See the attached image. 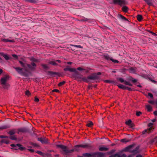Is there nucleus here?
<instances>
[{
    "mask_svg": "<svg viewBox=\"0 0 157 157\" xmlns=\"http://www.w3.org/2000/svg\"><path fill=\"white\" fill-rule=\"evenodd\" d=\"M135 145V144H132L129 145L127 147L125 148L124 149V151H128L129 152L133 153L134 155H136L139 153L138 150L140 148V146H137L135 149L133 150H131V149Z\"/></svg>",
    "mask_w": 157,
    "mask_h": 157,
    "instance_id": "1",
    "label": "nucleus"
},
{
    "mask_svg": "<svg viewBox=\"0 0 157 157\" xmlns=\"http://www.w3.org/2000/svg\"><path fill=\"white\" fill-rule=\"evenodd\" d=\"M104 153L99 152L83 154L84 157H104Z\"/></svg>",
    "mask_w": 157,
    "mask_h": 157,
    "instance_id": "2",
    "label": "nucleus"
},
{
    "mask_svg": "<svg viewBox=\"0 0 157 157\" xmlns=\"http://www.w3.org/2000/svg\"><path fill=\"white\" fill-rule=\"evenodd\" d=\"M30 60L32 62H31L30 64H27V66L29 68L30 70L33 71L36 69V65L34 62H33L36 63L39 62V60L38 59H35L33 57L31 58Z\"/></svg>",
    "mask_w": 157,
    "mask_h": 157,
    "instance_id": "3",
    "label": "nucleus"
},
{
    "mask_svg": "<svg viewBox=\"0 0 157 157\" xmlns=\"http://www.w3.org/2000/svg\"><path fill=\"white\" fill-rule=\"evenodd\" d=\"M9 78V76L6 75L2 78L1 79V84L2 85L3 87L5 89H8L9 87V84L6 82Z\"/></svg>",
    "mask_w": 157,
    "mask_h": 157,
    "instance_id": "4",
    "label": "nucleus"
},
{
    "mask_svg": "<svg viewBox=\"0 0 157 157\" xmlns=\"http://www.w3.org/2000/svg\"><path fill=\"white\" fill-rule=\"evenodd\" d=\"M57 147L61 148L63 151L66 153H71L74 152V149L69 150L68 149L67 146L62 144H59L57 145Z\"/></svg>",
    "mask_w": 157,
    "mask_h": 157,
    "instance_id": "5",
    "label": "nucleus"
},
{
    "mask_svg": "<svg viewBox=\"0 0 157 157\" xmlns=\"http://www.w3.org/2000/svg\"><path fill=\"white\" fill-rule=\"evenodd\" d=\"M99 78V76L96 73H94L91 75H89L87 77L86 79H87L88 82H86L88 83L90 82V80H95L98 79Z\"/></svg>",
    "mask_w": 157,
    "mask_h": 157,
    "instance_id": "6",
    "label": "nucleus"
},
{
    "mask_svg": "<svg viewBox=\"0 0 157 157\" xmlns=\"http://www.w3.org/2000/svg\"><path fill=\"white\" fill-rule=\"evenodd\" d=\"M90 146L89 144H86L84 145L83 144H80V145H75V148H74V150L75 151H78L79 150V149L78 148L79 147H81L82 148H86V147H90Z\"/></svg>",
    "mask_w": 157,
    "mask_h": 157,
    "instance_id": "7",
    "label": "nucleus"
},
{
    "mask_svg": "<svg viewBox=\"0 0 157 157\" xmlns=\"http://www.w3.org/2000/svg\"><path fill=\"white\" fill-rule=\"evenodd\" d=\"M76 80L79 82H81L82 81L85 82H88V80L87 79H86V78L84 77L82 75L80 74L79 73Z\"/></svg>",
    "mask_w": 157,
    "mask_h": 157,
    "instance_id": "8",
    "label": "nucleus"
},
{
    "mask_svg": "<svg viewBox=\"0 0 157 157\" xmlns=\"http://www.w3.org/2000/svg\"><path fill=\"white\" fill-rule=\"evenodd\" d=\"M126 2L125 0H113V3L114 4H118L120 6L126 4Z\"/></svg>",
    "mask_w": 157,
    "mask_h": 157,
    "instance_id": "9",
    "label": "nucleus"
},
{
    "mask_svg": "<svg viewBox=\"0 0 157 157\" xmlns=\"http://www.w3.org/2000/svg\"><path fill=\"white\" fill-rule=\"evenodd\" d=\"M10 146L14 148L13 149L15 150H17V146L19 147L18 149L21 151H23L25 149V147H21V145L19 144H12L10 145Z\"/></svg>",
    "mask_w": 157,
    "mask_h": 157,
    "instance_id": "10",
    "label": "nucleus"
},
{
    "mask_svg": "<svg viewBox=\"0 0 157 157\" xmlns=\"http://www.w3.org/2000/svg\"><path fill=\"white\" fill-rule=\"evenodd\" d=\"M37 140L43 144H46L48 142V139L45 138L39 137L37 138Z\"/></svg>",
    "mask_w": 157,
    "mask_h": 157,
    "instance_id": "11",
    "label": "nucleus"
},
{
    "mask_svg": "<svg viewBox=\"0 0 157 157\" xmlns=\"http://www.w3.org/2000/svg\"><path fill=\"white\" fill-rule=\"evenodd\" d=\"M18 133H19V132H21L23 133L26 132L28 131V129L26 128H23L18 129Z\"/></svg>",
    "mask_w": 157,
    "mask_h": 157,
    "instance_id": "12",
    "label": "nucleus"
},
{
    "mask_svg": "<svg viewBox=\"0 0 157 157\" xmlns=\"http://www.w3.org/2000/svg\"><path fill=\"white\" fill-rule=\"evenodd\" d=\"M0 55L3 56L6 60H8L10 58L7 55L5 54L3 52H0Z\"/></svg>",
    "mask_w": 157,
    "mask_h": 157,
    "instance_id": "13",
    "label": "nucleus"
},
{
    "mask_svg": "<svg viewBox=\"0 0 157 157\" xmlns=\"http://www.w3.org/2000/svg\"><path fill=\"white\" fill-rule=\"evenodd\" d=\"M152 129V127H149L148 129L144 130L142 131V133L143 134H145L147 133L151 132Z\"/></svg>",
    "mask_w": 157,
    "mask_h": 157,
    "instance_id": "14",
    "label": "nucleus"
},
{
    "mask_svg": "<svg viewBox=\"0 0 157 157\" xmlns=\"http://www.w3.org/2000/svg\"><path fill=\"white\" fill-rule=\"evenodd\" d=\"M104 82H105L109 83H113L114 85H116L117 84V82L116 81H114L112 80H104Z\"/></svg>",
    "mask_w": 157,
    "mask_h": 157,
    "instance_id": "15",
    "label": "nucleus"
},
{
    "mask_svg": "<svg viewBox=\"0 0 157 157\" xmlns=\"http://www.w3.org/2000/svg\"><path fill=\"white\" fill-rule=\"evenodd\" d=\"M16 132V130L15 129H13L10 130L8 132V133L10 136H12L14 135L15 134Z\"/></svg>",
    "mask_w": 157,
    "mask_h": 157,
    "instance_id": "16",
    "label": "nucleus"
},
{
    "mask_svg": "<svg viewBox=\"0 0 157 157\" xmlns=\"http://www.w3.org/2000/svg\"><path fill=\"white\" fill-rule=\"evenodd\" d=\"M118 17L121 19V20H122L123 21H129L126 18V17L122 15H121V14H119L118 15Z\"/></svg>",
    "mask_w": 157,
    "mask_h": 157,
    "instance_id": "17",
    "label": "nucleus"
},
{
    "mask_svg": "<svg viewBox=\"0 0 157 157\" xmlns=\"http://www.w3.org/2000/svg\"><path fill=\"white\" fill-rule=\"evenodd\" d=\"M8 137L11 140H17V136L15 135H13L12 136H10Z\"/></svg>",
    "mask_w": 157,
    "mask_h": 157,
    "instance_id": "18",
    "label": "nucleus"
},
{
    "mask_svg": "<svg viewBox=\"0 0 157 157\" xmlns=\"http://www.w3.org/2000/svg\"><path fill=\"white\" fill-rule=\"evenodd\" d=\"M2 41L4 42H14V41L13 40H10L6 39H2Z\"/></svg>",
    "mask_w": 157,
    "mask_h": 157,
    "instance_id": "19",
    "label": "nucleus"
},
{
    "mask_svg": "<svg viewBox=\"0 0 157 157\" xmlns=\"http://www.w3.org/2000/svg\"><path fill=\"white\" fill-rule=\"evenodd\" d=\"M151 144L157 143V137H155L154 139L151 140L150 141Z\"/></svg>",
    "mask_w": 157,
    "mask_h": 157,
    "instance_id": "20",
    "label": "nucleus"
},
{
    "mask_svg": "<svg viewBox=\"0 0 157 157\" xmlns=\"http://www.w3.org/2000/svg\"><path fill=\"white\" fill-rule=\"evenodd\" d=\"M99 149L100 151H107L108 150L109 148L107 147H100Z\"/></svg>",
    "mask_w": 157,
    "mask_h": 157,
    "instance_id": "21",
    "label": "nucleus"
},
{
    "mask_svg": "<svg viewBox=\"0 0 157 157\" xmlns=\"http://www.w3.org/2000/svg\"><path fill=\"white\" fill-rule=\"evenodd\" d=\"M14 68L19 73H21L22 70V68L19 67H14Z\"/></svg>",
    "mask_w": 157,
    "mask_h": 157,
    "instance_id": "22",
    "label": "nucleus"
},
{
    "mask_svg": "<svg viewBox=\"0 0 157 157\" xmlns=\"http://www.w3.org/2000/svg\"><path fill=\"white\" fill-rule=\"evenodd\" d=\"M117 86L120 89H123L124 90H126V86H125L122 84H119L118 85H117Z\"/></svg>",
    "mask_w": 157,
    "mask_h": 157,
    "instance_id": "23",
    "label": "nucleus"
},
{
    "mask_svg": "<svg viewBox=\"0 0 157 157\" xmlns=\"http://www.w3.org/2000/svg\"><path fill=\"white\" fill-rule=\"evenodd\" d=\"M145 1L147 4L149 6H151L152 5V3L151 2L152 0H144Z\"/></svg>",
    "mask_w": 157,
    "mask_h": 157,
    "instance_id": "24",
    "label": "nucleus"
},
{
    "mask_svg": "<svg viewBox=\"0 0 157 157\" xmlns=\"http://www.w3.org/2000/svg\"><path fill=\"white\" fill-rule=\"evenodd\" d=\"M146 108L148 112H150L152 110V107L150 105H147L146 106Z\"/></svg>",
    "mask_w": 157,
    "mask_h": 157,
    "instance_id": "25",
    "label": "nucleus"
},
{
    "mask_svg": "<svg viewBox=\"0 0 157 157\" xmlns=\"http://www.w3.org/2000/svg\"><path fill=\"white\" fill-rule=\"evenodd\" d=\"M75 73H74L72 74V77L75 78V79L76 80L77 77V76L79 74V72L77 71V72H74Z\"/></svg>",
    "mask_w": 157,
    "mask_h": 157,
    "instance_id": "26",
    "label": "nucleus"
},
{
    "mask_svg": "<svg viewBox=\"0 0 157 157\" xmlns=\"http://www.w3.org/2000/svg\"><path fill=\"white\" fill-rule=\"evenodd\" d=\"M128 8L126 6H123L122 8V10L125 13L128 12Z\"/></svg>",
    "mask_w": 157,
    "mask_h": 157,
    "instance_id": "27",
    "label": "nucleus"
},
{
    "mask_svg": "<svg viewBox=\"0 0 157 157\" xmlns=\"http://www.w3.org/2000/svg\"><path fill=\"white\" fill-rule=\"evenodd\" d=\"M137 18L138 21H140L143 19V17L141 15L139 14L137 16Z\"/></svg>",
    "mask_w": 157,
    "mask_h": 157,
    "instance_id": "28",
    "label": "nucleus"
},
{
    "mask_svg": "<svg viewBox=\"0 0 157 157\" xmlns=\"http://www.w3.org/2000/svg\"><path fill=\"white\" fill-rule=\"evenodd\" d=\"M48 73L49 75H58V73L57 72H54L52 71H48Z\"/></svg>",
    "mask_w": 157,
    "mask_h": 157,
    "instance_id": "29",
    "label": "nucleus"
},
{
    "mask_svg": "<svg viewBox=\"0 0 157 157\" xmlns=\"http://www.w3.org/2000/svg\"><path fill=\"white\" fill-rule=\"evenodd\" d=\"M24 0L26 2H29L30 3H35L37 2L36 0Z\"/></svg>",
    "mask_w": 157,
    "mask_h": 157,
    "instance_id": "30",
    "label": "nucleus"
},
{
    "mask_svg": "<svg viewBox=\"0 0 157 157\" xmlns=\"http://www.w3.org/2000/svg\"><path fill=\"white\" fill-rule=\"evenodd\" d=\"M117 79L118 81H119L121 83L124 82V84H125V82L126 81H124V79L121 78H117Z\"/></svg>",
    "mask_w": 157,
    "mask_h": 157,
    "instance_id": "31",
    "label": "nucleus"
},
{
    "mask_svg": "<svg viewBox=\"0 0 157 157\" xmlns=\"http://www.w3.org/2000/svg\"><path fill=\"white\" fill-rule=\"evenodd\" d=\"M41 66L45 70H48L49 69L48 66L45 64H41Z\"/></svg>",
    "mask_w": 157,
    "mask_h": 157,
    "instance_id": "32",
    "label": "nucleus"
},
{
    "mask_svg": "<svg viewBox=\"0 0 157 157\" xmlns=\"http://www.w3.org/2000/svg\"><path fill=\"white\" fill-rule=\"evenodd\" d=\"M130 141V140H128L126 138L122 139L121 140V142L125 143H126Z\"/></svg>",
    "mask_w": 157,
    "mask_h": 157,
    "instance_id": "33",
    "label": "nucleus"
},
{
    "mask_svg": "<svg viewBox=\"0 0 157 157\" xmlns=\"http://www.w3.org/2000/svg\"><path fill=\"white\" fill-rule=\"evenodd\" d=\"M1 143H4L6 144H8L9 143V141L8 140L5 139L2 140L1 141Z\"/></svg>",
    "mask_w": 157,
    "mask_h": 157,
    "instance_id": "34",
    "label": "nucleus"
},
{
    "mask_svg": "<svg viewBox=\"0 0 157 157\" xmlns=\"http://www.w3.org/2000/svg\"><path fill=\"white\" fill-rule=\"evenodd\" d=\"M104 57L105 59L107 60H111V59H112V58L110 57L108 55H105L104 56Z\"/></svg>",
    "mask_w": 157,
    "mask_h": 157,
    "instance_id": "35",
    "label": "nucleus"
},
{
    "mask_svg": "<svg viewBox=\"0 0 157 157\" xmlns=\"http://www.w3.org/2000/svg\"><path fill=\"white\" fill-rule=\"evenodd\" d=\"M49 64L52 65L54 66H57L58 64L56 62V61H51L48 62Z\"/></svg>",
    "mask_w": 157,
    "mask_h": 157,
    "instance_id": "36",
    "label": "nucleus"
},
{
    "mask_svg": "<svg viewBox=\"0 0 157 157\" xmlns=\"http://www.w3.org/2000/svg\"><path fill=\"white\" fill-rule=\"evenodd\" d=\"M93 125V123L92 121H89L87 123L86 125L89 127H90Z\"/></svg>",
    "mask_w": 157,
    "mask_h": 157,
    "instance_id": "37",
    "label": "nucleus"
},
{
    "mask_svg": "<svg viewBox=\"0 0 157 157\" xmlns=\"http://www.w3.org/2000/svg\"><path fill=\"white\" fill-rule=\"evenodd\" d=\"M9 127H9L7 125H5L2 126L0 127V129H6L7 128H9Z\"/></svg>",
    "mask_w": 157,
    "mask_h": 157,
    "instance_id": "38",
    "label": "nucleus"
},
{
    "mask_svg": "<svg viewBox=\"0 0 157 157\" xmlns=\"http://www.w3.org/2000/svg\"><path fill=\"white\" fill-rule=\"evenodd\" d=\"M88 20H89L87 18H85V17H83L82 19H81L79 20V21H82V22L86 21H88Z\"/></svg>",
    "mask_w": 157,
    "mask_h": 157,
    "instance_id": "39",
    "label": "nucleus"
},
{
    "mask_svg": "<svg viewBox=\"0 0 157 157\" xmlns=\"http://www.w3.org/2000/svg\"><path fill=\"white\" fill-rule=\"evenodd\" d=\"M21 65V66L25 68H26V66H27V64L25 63H24L22 61H19Z\"/></svg>",
    "mask_w": 157,
    "mask_h": 157,
    "instance_id": "40",
    "label": "nucleus"
},
{
    "mask_svg": "<svg viewBox=\"0 0 157 157\" xmlns=\"http://www.w3.org/2000/svg\"><path fill=\"white\" fill-rule=\"evenodd\" d=\"M69 71L72 72H77V71L74 68H71L70 67Z\"/></svg>",
    "mask_w": 157,
    "mask_h": 157,
    "instance_id": "41",
    "label": "nucleus"
},
{
    "mask_svg": "<svg viewBox=\"0 0 157 157\" xmlns=\"http://www.w3.org/2000/svg\"><path fill=\"white\" fill-rule=\"evenodd\" d=\"M71 46H73L75 48H83V47L81 46L80 45L71 44Z\"/></svg>",
    "mask_w": 157,
    "mask_h": 157,
    "instance_id": "42",
    "label": "nucleus"
},
{
    "mask_svg": "<svg viewBox=\"0 0 157 157\" xmlns=\"http://www.w3.org/2000/svg\"><path fill=\"white\" fill-rule=\"evenodd\" d=\"M132 122V121L131 120H129L127 121L125 123L126 124L129 126V125H130V124H131V123Z\"/></svg>",
    "mask_w": 157,
    "mask_h": 157,
    "instance_id": "43",
    "label": "nucleus"
},
{
    "mask_svg": "<svg viewBox=\"0 0 157 157\" xmlns=\"http://www.w3.org/2000/svg\"><path fill=\"white\" fill-rule=\"evenodd\" d=\"M65 82H66L64 81L61 82L58 84V86H61L63 85L65 83Z\"/></svg>",
    "mask_w": 157,
    "mask_h": 157,
    "instance_id": "44",
    "label": "nucleus"
},
{
    "mask_svg": "<svg viewBox=\"0 0 157 157\" xmlns=\"http://www.w3.org/2000/svg\"><path fill=\"white\" fill-rule=\"evenodd\" d=\"M70 67L69 66H67L66 67L64 68L63 70L65 71H69Z\"/></svg>",
    "mask_w": 157,
    "mask_h": 157,
    "instance_id": "45",
    "label": "nucleus"
},
{
    "mask_svg": "<svg viewBox=\"0 0 157 157\" xmlns=\"http://www.w3.org/2000/svg\"><path fill=\"white\" fill-rule=\"evenodd\" d=\"M117 157H127L126 155L125 154H123L121 155H119L118 154V156Z\"/></svg>",
    "mask_w": 157,
    "mask_h": 157,
    "instance_id": "46",
    "label": "nucleus"
},
{
    "mask_svg": "<svg viewBox=\"0 0 157 157\" xmlns=\"http://www.w3.org/2000/svg\"><path fill=\"white\" fill-rule=\"evenodd\" d=\"M125 85H128L130 86H132V85L131 84V83H130L129 82H128V81H125Z\"/></svg>",
    "mask_w": 157,
    "mask_h": 157,
    "instance_id": "47",
    "label": "nucleus"
},
{
    "mask_svg": "<svg viewBox=\"0 0 157 157\" xmlns=\"http://www.w3.org/2000/svg\"><path fill=\"white\" fill-rule=\"evenodd\" d=\"M118 153H117L115 154L112 155H111L109 156V157H117L118 156Z\"/></svg>",
    "mask_w": 157,
    "mask_h": 157,
    "instance_id": "48",
    "label": "nucleus"
},
{
    "mask_svg": "<svg viewBox=\"0 0 157 157\" xmlns=\"http://www.w3.org/2000/svg\"><path fill=\"white\" fill-rule=\"evenodd\" d=\"M111 60L114 63H118L119 62V61L117 60L113 59L112 58L111 59Z\"/></svg>",
    "mask_w": 157,
    "mask_h": 157,
    "instance_id": "49",
    "label": "nucleus"
},
{
    "mask_svg": "<svg viewBox=\"0 0 157 157\" xmlns=\"http://www.w3.org/2000/svg\"><path fill=\"white\" fill-rule=\"evenodd\" d=\"M148 32H149V33H151L153 36H157V35L156 33H153V32H152L150 30H148Z\"/></svg>",
    "mask_w": 157,
    "mask_h": 157,
    "instance_id": "50",
    "label": "nucleus"
},
{
    "mask_svg": "<svg viewBox=\"0 0 157 157\" xmlns=\"http://www.w3.org/2000/svg\"><path fill=\"white\" fill-rule=\"evenodd\" d=\"M130 71L132 72H134L135 71V70L134 68L133 67H131L129 68Z\"/></svg>",
    "mask_w": 157,
    "mask_h": 157,
    "instance_id": "51",
    "label": "nucleus"
},
{
    "mask_svg": "<svg viewBox=\"0 0 157 157\" xmlns=\"http://www.w3.org/2000/svg\"><path fill=\"white\" fill-rule=\"evenodd\" d=\"M115 150L114 149H112V150H111L110 151H109L108 153L109 154H112L115 151Z\"/></svg>",
    "mask_w": 157,
    "mask_h": 157,
    "instance_id": "52",
    "label": "nucleus"
},
{
    "mask_svg": "<svg viewBox=\"0 0 157 157\" xmlns=\"http://www.w3.org/2000/svg\"><path fill=\"white\" fill-rule=\"evenodd\" d=\"M36 153H38V154H39V155H43V153L41 151H37L36 152Z\"/></svg>",
    "mask_w": 157,
    "mask_h": 157,
    "instance_id": "53",
    "label": "nucleus"
},
{
    "mask_svg": "<svg viewBox=\"0 0 157 157\" xmlns=\"http://www.w3.org/2000/svg\"><path fill=\"white\" fill-rule=\"evenodd\" d=\"M135 124L134 123H131V124H130V125H129L130 128H133L135 126Z\"/></svg>",
    "mask_w": 157,
    "mask_h": 157,
    "instance_id": "54",
    "label": "nucleus"
},
{
    "mask_svg": "<svg viewBox=\"0 0 157 157\" xmlns=\"http://www.w3.org/2000/svg\"><path fill=\"white\" fill-rule=\"evenodd\" d=\"M25 94L28 96H29L30 94V92L28 90H27L25 91Z\"/></svg>",
    "mask_w": 157,
    "mask_h": 157,
    "instance_id": "55",
    "label": "nucleus"
},
{
    "mask_svg": "<svg viewBox=\"0 0 157 157\" xmlns=\"http://www.w3.org/2000/svg\"><path fill=\"white\" fill-rule=\"evenodd\" d=\"M141 112L140 111L137 112L136 113V114L137 116H139L141 114Z\"/></svg>",
    "mask_w": 157,
    "mask_h": 157,
    "instance_id": "56",
    "label": "nucleus"
},
{
    "mask_svg": "<svg viewBox=\"0 0 157 157\" xmlns=\"http://www.w3.org/2000/svg\"><path fill=\"white\" fill-rule=\"evenodd\" d=\"M0 138H7L8 137L6 136L1 135L0 136Z\"/></svg>",
    "mask_w": 157,
    "mask_h": 157,
    "instance_id": "57",
    "label": "nucleus"
},
{
    "mask_svg": "<svg viewBox=\"0 0 157 157\" xmlns=\"http://www.w3.org/2000/svg\"><path fill=\"white\" fill-rule=\"evenodd\" d=\"M39 101V99L36 97H35V101L36 102H38Z\"/></svg>",
    "mask_w": 157,
    "mask_h": 157,
    "instance_id": "58",
    "label": "nucleus"
},
{
    "mask_svg": "<svg viewBox=\"0 0 157 157\" xmlns=\"http://www.w3.org/2000/svg\"><path fill=\"white\" fill-rule=\"evenodd\" d=\"M148 102L150 103V104H154V103H155V102L153 101H151V100H150L149 101H148Z\"/></svg>",
    "mask_w": 157,
    "mask_h": 157,
    "instance_id": "59",
    "label": "nucleus"
},
{
    "mask_svg": "<svg viewBox=\"0 0 157 157\" xmlns=\"http://www.w3.org/2000/svg\"><path fill=\"white\" fill-rule=\"evenodd\" d=\"M52 92H59V90H58L57 89H54L52 91Z\"/></svg>",
    "mask_w": 157,
    "mask_h": 157,
    "instance_id": "60",
    "label": "nucleus"
},
{
    "mask_svg": "<svg viewBox=\"0 0 157 157\" xmlns=\"http://www.w3.org/2000/svg\"><path fill=\"white\" fill-rule=\"evenodd\" d=\"M153 124V123H150L148 124V126L150 127H152V128H153V127L152 126Z\"/></svg>",
    "mask_w": 157,
    "mask_h": 157,
    "instance_id": "61",
    "label": "nucleus"
},
{
    "mask_svg": "<svg viewBox=\"0 0 157 157\" xmlns=\"http://www.w3.org/2000/svg\"><path fill=\"white\" fill-rule=\"evenodd\" d=\"M77 70L79 71H82L84 70V69L81 67H78L77 68Z\"/></svg>",
    "mask_w": 157,
    "mask_h": 157,
    "instance_id": "62",
    "label": "nucleus"
},
{
    "mask_svg": "<svg viewBox=\"0 0 157 157\" xmlns=\"http://www.w3.org/2000/svg\"><path fill=\"white\" fill-rule=\"evenodd\" d=\"M46 156L48 157H51V154L49 153H47L46 154Z\"/></svg>",
    "mask_w": 157,
    "mask_h": 157,
    "instance_id": "63",
    "label": "nucleus"
},
{
    "mask_svg": "<svg viewBox=\"0 0 157 157\" xmlns=\"http://www.w3.org/2000/svg\"><path fill=\"white\" fill-rule=\"evenodd\" d=\"M148 95L149 96H150L151 98H153V95L152 94H151V93H148Z\"/></svg>",
    "mask_w": 157,
    "mask_h": 157,
    "instance_id": "64",
    "label": "nucleus"
}]
</instances>
